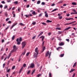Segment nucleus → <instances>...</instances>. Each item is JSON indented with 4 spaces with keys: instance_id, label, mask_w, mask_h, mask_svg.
I'll return each instance as SVG.
<instances>
[{
    "instance_id": "obj_57",
    "label": "nucleus",
    "mask_w": 77,
    "mask_h": 77,
    "mask_svg": "<svg viewBox=\"0 0 77 77\" xmlns=\"http://www.w3.org/2000/svg\"><path fill=\"white\" fill-rule=\"evenodd\" d=\"M0 8H3V5H0Z\"/></svg>"
},
{
    "instance_id": "obj_42",
    "label": "nucleus",
    "mask_w": 77,
    "mask_h": 77,
    "mask_svg": "<svg viewBox=\"0 0 77 77\" xmlns=\"http://www.w3.org/2000/svg\"><path fill=\"white\" fill-rule=\"evenodd\" d=\"M25 53H26V51H24L22 53V54H23V55H24Z\"/></svg>"
},
{
    "instance_id": "obj_53",
    "label": "nucleus",
    "mask_w": 77,
    "mask_h": 77,
    "mask_svg": "<svg viewBox=\"0 0 77 77\" xmlns=\"http://www.w3.org/2000/svg\"><path fill=\"white\" fill-rule=\"evenodd\" d=\"M66 41H67L68 42H69V40L68 39H66Z\"/></svg>"
},
{
    "instance_id": "obj_13",
    "label": "nucleus",
    "mask_w": 77,
    "mask_h": 77,
    "mask_svg": "<svg viewBox=\"0 0 77 77\" xmlns=\"http://www.w3.org/2000/svg\"><path fill=\"white\" fill-rule=\"evenodd\" d=\"M63 3V1H60L59 2H58V4H60Z\"/></svg>"
},
{
    "instance_id": "obj_39",
    "label": "nucleus",
    "mask_w": 77,
    "mask_h": 77,
    "mask_svg": "<svg viewBox=\"0 0 77 77\" xmlns=\"http://www.w3.org/2000/svg\"><path fill=\"white\" fill-rule=\"evenodd\" d=\"M75 73H74L72 77H75Z\"/></svg>"
},
{
    "instance_id": "obj_14",
    "label": "nucleus",
    "mask_w": 77,
    "mask_h": 77,
    "mask_svg": "<svg viewBox=\"0 0 77 77\" xmlns=\"http://www.w3.org/2000/svg\"><path fill=\"white\" fill-rule=\"evenodd\" d=\"M75 69H71V70L70 71V73H71V72H73V71H75Z\"/></svg>"
},
{
    "instance_id": "obj_54",
    "label": "nucleus",
    "mask_w": 77,
    "mask_h": 77,
    "mask_svg": "<svg viewBox=\"0 0 77 77\" xmlns=\"http://www.w3.org/2000/svg\"><path fill=\"white\" fill-rule=\"evenodd\" d=\"M35 70H34L32 72V74H33V73H34L35 72Z\"/></svg>"
},
{
    "instance_id": "obj_43",
    "label": "nucleus",
    "mask_w": 77,
    "mask_h": 77,
    "mask_svg": "<svg viewBox=\"0 0 77 77\" xmlns=\"http://www.w3.org/2000/svg\"><path fill=\"white\" fill-rule=\"evenodd\" d=\"M76 65V63H75L73 65V67H74V66H75Z\"/></svg>"
},
{
    "instance_id": "obj_62",
    "label": "nucleus",
    "mask_w": 77,
    "mask_h": 77,
    "mask_svg": "<svg viewBox=\"0 0 77 77\" xmlns=\"http://www.w3.org/2000/svg\"><path fill=\"white\" fill-rule=\"evenodd\" d=\"M6 64H5V63H4L3 64V68H4V67H5V65Z\"/></svg>"
},
{
    "instance_id": "obj_33",
    "label": "nucleus",
    "mask_w": 77,
    "mask_h": 77,
    "mask_svg": "<svg viewBox=\"0 0 77 77\" xmlns=\"http://www.w3.org/2000/svg\"><path fill=\"white\" fill-rule=\"evenodd\" d=\"M8 24H11L12 23V22L11 21H9L8 22Z\"/></svg>"
},
{
    "instance_id": "obj_38",
    "label": "nucleus",
    "mask_w": 77,
    "mask_h": 77,
    "mask_svg": "<svg viewBox=\"0 0 77 77\" xmlns=\"http://www.w3.org/2000/svg\"><path fill=\"white\" fill-rule=\"evenodd\" d=\"M14 39H15V36H13L12 38V40H14Z\"/></svg>"
},
{
    "instance_id": "obj_52",
    "label": "nucleus",
    "mask_w": 77,
    "mask_h": 77,
    "mask_svg": "<svg viewBox=\"0 0 77 77\" xmlns=\"http://www.w3.org/2000/svg\"><path fill=\"white\" fill-rule=\"evenodd\" d=\"M15 68V66H13L12 68V69H14Z\"/></svg>"
},
{
    "instance_id": "obj_9",
    "label": "nucleus",
    "mask_w": 77,
    "mask_h": 77,
    "mask_svg": "<svg viewBox=\"0 0 77 77\" xmlns=\"http://www.w3.org/2000/svg\"><path fill=\"white\" fill-rule=\"evenodd\" d=\"M72 11H73L74 12V13L75 14H77V11H76V10H74V9H72Z\"/></svg>"
},
{
    "instance_id": "obj_45",
    "label": "nucleus",
    "mask_w": 77,
    "mask_h": 77,
    "mask_svg": "<svg viewBox=\"0 0 77 77\" xmlns=\"http://www.w3.org/2000/svg\"><path fill=\"white\" fill-rule=\"evenodd\" d=\"M45 2H42V5H45Z\"/></svg>"
},
{
    "instance_id": "obj_18",
    "label": "nucleus",
    "mask_w": 77,
    "mask_h": 77,
    "mask_svg": "<svg viewBox=\"0 0 77 77\" xmlns=\"http://www.w3.org/2000/svg\"><path fill=\"white\" fill-rule=\"evenodd\" d=\"M8 9V6L6 5H5L4 7V9Z\"/></svg>"
},
{
    "instance_id": "obj_2",
    "label": "nucleus",
    "mask_w": 77,
    "mask_h": 77,
    "mask_svg": "<svg viewBox=\"0 0 77 77\" xmlns=\"http://www.w3.org/2000/svg\"><path fill=\"white\" fill-rule=\"evenodd\" d=\"M23 41V39L21 37H20V39L17 38L16 41L17 42V44L18 45H20V44H21V41Z\"/></svg>"
},
{
    "instance_id": "obj_55",
    "label": "nucleus",
    "mask_w": 77,
    "mask_h": 77,
    "mask_svg": "<svg viewBox=\"0 0 77 77\" xmlns=\"http://www.w3.org/2000/svg\"><path fill=\"white\" fill-rule=\"evenodd\" d=\"M32 24H33V25H35L36 24V22H33L32 23Z\"/></svg>"
},
{
    "instance_id": "obj_24",
    "label": "nucleus",
    "mask_w": 77,
    "mask_h": 77,
    "mask_svg": "<svg viewBox=\"0 0 77 77\" xmlns=\"http://www.w3.org/2000/svg\"><path fill=\"white\" fill-rule=\"evenodd\" d=\"M32 14L33 15H36V14L35 13V11H34L32 13Z\"/></svg>"
},
{
    "instance_id": "obj_44",
    "label": "nucleus",
    "mask_w": 77,
    "mask_h": 77,
    "mask_svg": "<svg viewBox=\"0 0 77 77\" xmlns=\"http://www.w3.org/2000/svg\"><path fill=\"white\" fill-rule=\"evenodd\" d=\"M56 29H58V30H60L61 29V28H56Z\"/></svg>"
},
{
    "instance_id": "obj_7",
    "label": "nucleus",
    "mask_w": 77,
    "mask_h": 77,
    "mask_svg": "<svg viewBox=\"0 0 77 77\" xmlns=\"http://www.w3.org/2000/svg\"><path fill=\"white\" fill-rule=\"evenodd\" d=\"M34 67H35V65H34V64H33V63H32L30 66V67L32 68H34Z\"/></svg>"
},
{
    "instance_id": "obj_28",
    "label": "nucleus",
    "mask_w": 77,
    "mask_h": 77,
    "mask_svg": "<svg viewBox=\"0 0 77 77\" xmlns=\"http://www.w3.org/2000/svg\"><path fill=\"white\" fill-rule=\"evenodd\" d=\"M63 56H64V54H61L60 55V57H63Z\"/></svg>"
},
{
    "instance_id": "obj_25",
    "label": "nucleus",
    "mask_w": 77,
    "mask_h": 77,
    "mask_svg": "<svg viewBox=\"0 0 77 77\" xmlns=\"http://www.w3.org/2000/svg\"><path fill=\"white\" fill-rule=\"evenodd\" d=\"M69 24H71L70 23H65L64 24V25H69Z\"/></svg>"
},
{
    "instance_id": "obj_64",
    "label": "nucleus",
    "mask_w": 77,
    "mask_h": 77,
    "mask_svg": "<svg viewBox=\"0 0 77 77\" xmlns=\"http://www.w3.org/2000/svg\"><path fill=\"white\" fill-rule=\"evenodd\" d=\"M5 42V40L4 39H3L2 41V42Z\"/></svg>"
},
{
    "instance_id": "obj_11",
    "label": "nucleus",
    "mask_w": 77,
    "mask_h": 77,
    "mask_svg": "<svg viewBox=\"0 0 77 77\" xmlns=\"http://www.w3.org/2000/svg\"><path fill=\"white\" fill-rule=\"evenodd\" d=\"M17 24V23H16V24H15L14 25H12V26H11V29H12V28H13L14 27V26H16Z\"/></svg>"
},
{
    "instance_id": "obj_34",
    "label": "nucleus",
    "mask_w": 77,
    "mask_h": 77,
    "mask_svg": "<svg viewBox=\"0 0 77 77\" xmlns=\"http://www.w3.org/2000/svg\"><path fill=\"white\" fill-rule=\"evenodd\" d=\"M76 22V21H73L72 22H71L70 23V24H73V23H75Z\"/></svg>"
},
{
    "instance_id": "obj_37",
    "label": "nucleus",
    "mask_w": 77,
    "mask_h": 77,
    "mask_svg": "<svg viewBox=\"0 0 77 77\" xmlns=\"http://www.w3.org/2000/svg\"><path fill=\"white\" fill-rule=\"evenodd\" d=\"M59 18L60 20H61V19H62V16L59 17Z\"/></svg>"
},
{
    "instance_id": "obj_1",
    "label": "nucleus",
    "mask_w": 77,
    "mask_h": 77,
    "mask_svg": "<svg viewBox=\"0 0 77 77\" xmlns=\"http://www.w3.org/2000/svg\"><path fill=\"white\" fill-rule=\"evenodd\" d=\"M38 48H36L35 49V52L36 53H34V57H37V56L38 54Z\"/></svg>"
},
{
    "instance_id": "obj_21",
    "label": "nucleus",
    "mask_w": 77,
    "mask_h": 77,
    "mask_svg": "<svg viewBox=\"0 0 77 77\" xmlns=\"http://www.w3.org/2000/svg\"><path fill=\"white\" fill-rule=\"evenodd\" d=\"M40 3H41V1H38L37 2V4H38V5H39V4H40Z\"/></svg>"
},
{
    "instance_id": "obj_59",
    "label": "nucleus",
    "mask_w": 77,
    "mask_h": 77,
    "mask_svg": "<svg viewBox=\"0 0 77 77\" xmlns=\"http://www.w3.org/2000/svg\"><path fill=\"white\" fill-rule=\"evenodd\" d=\"M9 20V18H7V19L6 20V21H8V20Z\"/></svg>"
},
{
    "instance_id": "obj_12",
    "label": "nucleus",
    "mask_w": 77,
    "mask_h": 77,
    "mask_svg": "<svg viewBox=\"0 0 77 77\" xmlns=\"http://www.w3.org/2000/svg\"><path fill=\"white\" fill-rule=\"evenodd\" d=\"M62 33H63V32H62V31H58V34L60 35V34H62Z\"/></svg>"
},
{
    "instance_id": "obj_8",
    "label": "nucleus",
    "mask_w": 77,
    "mask_h": 77,
    "mask_svg": "<svg viewBox=\"0 0 77 77\" xmlns=\"http://www.w3.org/2000/svg\"><path fill=\"white\" fill-rule=\"evenodd\" d=\"M64 45V43L63 42H62L61 43L59 44V45L60 46H62Z\"/></svg>"
},
{
    "instance_id": "obj_3",
    "label": "nucleus",
    "mask_w": 77,
    "mask_h": 77,
    "mask_svg": "<svg viewBox=\"0 0 77 77\" xmlns=\"http://www.w3.org/2000/svg\"><path fill=\"white\" fill-rule=\"evenodd\" d=\"M17 49L18 48H17V46H16L15 45H14L13 46V50L11 51V53H13V52L16 51L17 50Z\"/></svg>"
},
{
    "instance_id": "obj_50",
    "label": "nucleus",
    "mask_w": 77,
    "mask_h": 77,
    "mask_svg": "<svg viewBox=\"0 0 77 77\" xmlns=\"http://www.w3.org/2000/svg\"><path fill=\"white\" fill-rule=\"evenodd\" d=\"M49 77H51V73H49Z\"/></svg>"
},
{
    "instance_id": "obj_32",
    "label": "nucleus",
    "mask_w": 77,
    "mask_h": 77,
    "mask_svg": "<svg viewBox=\"0 0 77 77\" xmlns=\"http://www.w3.org/2000/svg\"><path fill=\"white\" fill-rule=\"evenodd\" d=\"M29 54H30L29 52H28V53H27L26 55V56H29Z\"/></svg>"
},
{
    "instance_id": "obj_20",
    "label": "nucleus",
    "mask_w": 77,
    "mask_h": 77,
    "mask_svg": "<svg viewBox=\"0 0 77 77\" xmlns=\"http://www.w3.org/2000/svg\"><path fill=\"white\" fill-rule=\"evenodd\" d=\"M9 26H8L7 28H6L5 29V32L6 30H8L9 29Z\"/></svg>"
},
{
    "instance_id": "obj_58",
    "label": "nucleus",
    "mask_w": 77,
    "mask_h": 77,
    "mask_svg": "<svg viewBox=\"0 0 77 77\" xmlns=\"http://www.w3.org/2000/svg\"><path fill=\"white\" fill-rule=\"evenodd\" d=\"M71 15H73L74 14H75L74 12H71Z\"/></svg>"
},
{
    "instance_id": "obj_46",
    "label": "nucleus",
    "mask_w": 77,
    "mask_h": 77,
    "mask_svg": "<svg viewBox=\"0 0 77 77\" xmlns=\"http://www.w3.org/2000/svg\"><path fill=\"white\" fill-rule=\"evenodd\" d=\"M66 20H70V18H66L65 19Z\"/></svg>"
},
{
    "instance_id": "obj_47",
    "label": "nucleus",
    "mask_w": 77,
    "mask_h": 77,
    "mask_svg": "<svg viewBox=\"0 0 77 77\" xmlns=\"http://www.w3.org/2000/svg\"><path fill=\"white\" fill-rule=\"evenodd\" d=\"M35 38H36V35L34 36L32 38V39H35Z\"/></svg>"
},
{
    "instance_id": "obj_41",
    "label": "nucleus",
    "mask_w": 77,
    "mask_h": 77,
    "mask_svg": "<svg viewBox=\"0 0 77 77\" xmlns=\"http://www.w3.org/2000/svg\"><path fill=\"white\" fill-rule=\"evenodd\" d=\"M4 56L3 55L2 56V57H1V59L2 60H3V58H4Z\"/></svg>"
},
{
    "instance_id": "obj_61",
    "label": "nucleus",
    "mask_w": 77,
    "mask_h": 77,
    "mask_svg": "<svg viewBox=\"0 0 77 77\" xmlns=\"http://www.w3.org/2000/svg\"><path fill=\"white\" fill-rule=\"evenodd\" d=\"M30 70H29L27 72V74H29V73H30Z\"/></svg>"
},
{
    "instance_id": "obj_60",
    "label": "nucleus",
    "mask_w": 77,
    "mask_h": 77,
    "mask_svg": "<svg viewBox=\"0 0 77 77\" xmlns=\"http://www.w3.org/2000/svg\"><path fill=\"white\" fill-rule=\"evenodd\" d=\"M74 20V19L73 18H70V20Z\"/></svg>"
},
{
    "instance_id": "obj_19",
    "label": "nucleus",
    "mask_w": 77,
    "mask_h": 77,
    "mask_svg": "<svg viewBox=\"0 0 77 77\" xmlns=\"http://www.w3.org/2000/svg\"><path fill=\"white\" fill-rule=\"evenodd\" d=\"M57 10H58V9H57V8L54 9L53 10V11H52V12H54V11H57Z\"/></svg>"
},
{
    "instance_id": "obj_22",
    "label": "nucleus",
    "mask_w": 77,
    "mask_h": 77,
    "mask_svg": "<svg viewBox=\"0 0 77 77\" xmlns=\"http://www.w3.org/2000/svg\"><path fill=\"white\" fill-rule=\"evenodd\" d=\"M25 17H26V18H29V17H30V16H29V15H25Z\"/></svg>"
},
{
    "instance_id": "obj_51",
    "label": "nucleus",
    "mask_w": 77,
    "mask_h": 77,
    "mask_svg": "<svg viewBox=\"0 0 77 77\" xmlns=\"http://www.w3.org/2000/svg\"><path fill=\"white\" fill-rule=\"evenodd\" d=\"M55 6V4H53L51 5V6Z\"/></svg>"
},
{
    "instance_id": "obj_16",
    "label": "nucleus",
    "mask_w": 77,
    "mask_h": 77,
    "mask_svg": "<svg viewBox=\"0 0 77 77\" xmlns=\"http://www.w3.org/2000/svg\"><path fill=\"white\" fill-rule=\"evenodd\" d=\"M72 5H77V3H76L75 2H73L72 3Z\"/></svg>"
},
{
    "instance_id": "obj_17",
    "label": "nucleus",
    "mask_w": 77,
    "mask_h": 77,
    "mask_svg": "<svg viewBox=\"0 0 77 77\" xmlns=\"http://www.w3.org/2000/svg\"><path fill=\"white\" fill-rule=\"evenodd\" d=\"M23 67H22L19 72V73H21V71H22V70H23Z\"/></svg>"
},
{
    "instance_id": "obj_27",
    "label": "nucleus",
    "mask_w": 77,
    "mask_h": 77,
    "mask_svg": "<svg viewBox=\"0 0 77 77\" xmlns=\"http://www.w3.org/2000/svg\"><path fill=\"white\" fill-rule=\"evenodd\" d=\"M20 26H24V24H23L22 23H20Z\"/></svg>"
},
{
    "instance_id": "obj_6",
    "label": "nucleus",
    "mask_w": 77,
    "mask_h": 77,
    "mask_svg": "<svg viewBox=\"0 0 77 77\" xmlns=\"http://www.w3.org/2000/svg\"><path fill=\"white\" fill-rule=\"evenodd\" d=\"M44 14H45V17L46 18H47L48 17V15L47 14V11H45L44 12Z\"/></svg>"
},
{
    "instance_id": "obj_23",
    "label": "nucleus",
    "mask_w": 77,
    "mask_h": 77,
    "mask_svg": "<svg viewBox=\"0 0 77 77\" xmlns=\"http://www.w3.org/2000/svg\"><path fill=\"white\" fill-rule=\"evenodd\" d=\"M47 22V23H51V22H52L51 21H50L49 20H48Z\"/></svg>"
},
{
    "instance_id": "obj_30",
    "label": "nucleus",
    "mask_w": 77,
    "mask_h": 77,
    "mask_svg": "<svg viewBox=\"0 0 77 77\" xmlns=\"http://www.w3.org/2000/svg\"><path fill=\"white\" fill-rule=\"evenodd\" d=\"M45 47H44V48H43V51H42V52H43V51H44V50H45Z\"/></svg>"
},
{
    "instance_id": "obj_56",
    "label": "nucleus",
    "mask_w": 77,
    "mask_h": 77,
    "mask_svg": "<svg viewBox=\"0 0 77 77\" xmlns=\"http://www.w3.org/2000/svg\"><path fill=\"white\" fill-rule=\"evenodd\" d=\"M10 71H11V69H8V70L7 71L8 72H10Z\"/></svg>"
},
{
    "instance_id": "obj_40",
    "label": "nucleus",
    "mask_w": 77,
    "mask_h": 77,
    "mask_svg": "<svg viewBox=\"0 0 77 77\" xmlns=\"http://www.w3.org/2000/svg\"><path fill=\"white\" fill-rule=\"evenodd\" d=\"M42 13H41V14H39V15L38 16L39 17H41V16H42Z\"/></svg>"
},
{
    "instance_id": "obj_49",
    "label": "nucleus",
    "mask_w": 77,
    "mask_h": 77,
    "mask_svg": "<svg viewBox=\"0 0 77 77\" xmlns=\"http://www.w3.org/2000/svg\"><path fill=\"white\" fill-rule=\"evenodd\" d=\"M1 3H3V4H5V1H4L2 2Z\"/></svg>"
},
{
    "instance_id": "obj_63",
    "label": "nucleus",
    "mask_w": 77,
    "mask_h": 77,
    "mask_svg": "<svg viewBox=\"0 0 77 77\" xmlns=\"http://www.w3.org/2000/svg\"><path fill=\"white\" fill-rule=\"evenodd\" d=\"M12 14H13V15H14V14H15V12H14V11H13V12Z\"/></svg>"
},
{
    "instance_id": "obj_15",
    "label": "nucleus",
    "mask_w": 77,
    "mask_h": 77,
    "mask_svg": "<svg viewBox=\"0 0 77 77\" xmlns=\"http://www.w3.org/2000/svg\"><path fill=\"white\" fill-rule=\"evenodd\" d=\"M43 33V32H41V33L38 35V37H39L40 36H41V35H42Z\"/></svg>"
},
{
    "instance_id": "obj_48",
    "label": "nucleus",
    "mask_w": 77,
    "mask_h": 77,
    "mask_svg": "<svg viewBox=\"0 0 77 77\" xmlns=\"http://www.w3.org/2000/svg\"><path fill=\"white\" fill-rule=\"evenodd\" d=\"M51 32H49L48 33V35L49 36H50V35H51Z\"/></svg>"
},
{
    "instance_id": "obj_36",
    "label": "nucleus",
    "mask_w": 77,
    "mask_h": 77,
    "mask_svg": "<svg viewBox=\"0 0 77 77\" xmlns=\"http://www.w3.org/2000/svg\"><path fill=\"white\" fill-rule=\"evenodd\" d=\"M42 24H43V25H47V23H42Z\"/></svg>"
},
{
    "instance_id": "obj_26",
    "label": "nucleus",
    "mask_w": 77,
    "mask_h": 77,
    "mask_svg": "<svg viewBox=\"0 0 77 77\" xmlns=\"http://www.w3.org/2000/svg\"><path fill=\"white\" fill-rule=\"evenodd\" d=\"M42 38V39H44V38H45V37L44 36H42L40 37V38Z\"/></svg>"
},
{
    "instance_id": "obj_10",
    "label": "nucleus",
    "mask_w": 77,
    "mask_h": 77,
    "mask_svg": "<svg viewBox=\"0 0 77 77\" xmlns=\"http://www.w3.org/2000/svg\"><path fill=\"white\" fill-rule=\"evenodd\" d=\"M71 29V27H68V28L65 29V30L66 31L68 30H69V29Z\"/></svg>"
},
{
    "instance_id": "obj_4",
    "label": "nucleus",
    "mask_w": 77,
    "mask_h": 77,
    "mask_svg": "<svg viewBox=\"0 0 77 77\" xmlns=\"http://www.w3.org/2000/svg\"><path fill=\"white\" fill-rule=\"evenodd\" d=\"M26 42H23L22 43V48H24L26 47Z\"/></svg>"
},
{
    "instance_id": "obj_29",
    "label": "nucleus",
    "mask_w": 77,
    "mask_h": 77,
    "mask_svg": "<svg viewBox=\"0 0 77 77\" xmlns=\"http://www.w3.org/2000/svg\"><path fill=\"white\" fill-rule=\"evenodd\" d=\"M40 76H41V74H38L37 75V77H39Z\"/></svg>"
},
{
    "instance_id": "obj_31",
    "label": "nucleus",
    "mask_w": 77,
    "mask_h": 77,
    "mask_svg": "<svg viewBox=\"0 0 77 77\" xmlns=\"http://www.w3.org/2000/svg\"><path fill=\"white\" fill-rule=\"evenodd\" d=\"M14 4H16L17 5V4H18V2L17 1L13 3Z\"/></svg>"
},
{
    "instance_id": "obj_5",
    "label": "nucleus",
    "mask_w": 77,
    "mask_h": 77,
    "mask_svg": "<svg viewBox=\"0 0 77 77\" xmlns=\"http://www.w3.org/2000/svg\"><path fill=\"white\" fill-rule=\"evenodd\" d=\"M51 54V52L50 53V52H49V51H48L46 53V57H47L49 55V57H50V56Z\"/></svg>"
},
{
    "instance_id": "obj_35",
    "label": "nucleus",
    "mask_w": 77,
    "mask_h": 77,
    "mask_svg": "<svg viewBox=\"0 0 77 77\" xmlns=\"http://www.w3.org/2000/svg\"><path fill=\"white\" fill-rule=\"evenodd\" d=\"M23 67H24V68H26V64H24L23 65Z\"/></svg>"
}]
</instances>
